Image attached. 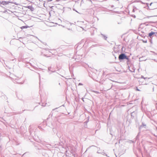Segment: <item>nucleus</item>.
<instances>
[{"label": "nucleus", "instance_id": "obj_2", "mask_svg": "<svg viewBox=\"0 0 157 157\" xmlns=\"http://www.w3.org/2000/svg\"><path fill=\"white\" fill-rule=\"evenodd\" d=\"M155 33L154 32H151V33H149L148 36L150 37H151V36L155 34Z\"/></svg>", "mask_w": 157, "mask_h": 157}, {"label": "nucleus", "instance_id": "obj_1", "mask_svg": "<svg viewBox=\"0 0 157 157\" xmlns=\"http://www.w3.org/2000/svg\"><path fill=\"white\" fill-rule=\"evenodd\" d=\"M119 60L127 59L128 58L127 56L124 54H122L120 55L118 57Z\"/></svg>", "mask_w": 157, "mask_h": 157}, {"label": "nucleus", "instance_id": "obj_3", "mask_svg": "<svg viewBox=\"0 0 157 157\" xmlns=\"http://www.w3.org/2000/svg\"><path fill=\"white\" fill-rule=\"evenodd\" d=\"M29 27L27 26H23L21 27V29H26L27 28Z\"/></svg>", "mask_w": 157, "mask_h": 157}]
</instances>
